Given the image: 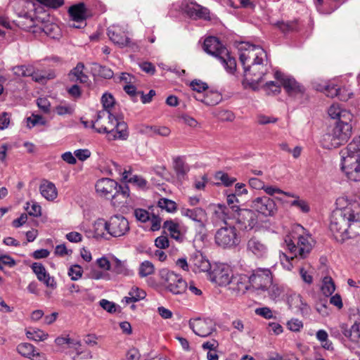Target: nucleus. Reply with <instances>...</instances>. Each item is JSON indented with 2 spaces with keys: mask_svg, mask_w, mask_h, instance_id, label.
I'll list each match as a JSON object with an SVG mask.
<instances>
[{
  "mask_svg": "<svg viewBox=\"0 0 360 360\" xmlns=\"http://www.w3.org/2000/svg\"><path fill=\"white\" fill-rule=\"evenodd\" d=\"M338 201L340 203L345 201L347 205L333 212L329 228L334 238L343 243L349 238V228L352 223L360 221V202L356 197L342 198Z\"/></svg>",
  "mask_w": 360,
  "mask_h": 360,
  "instance_id": "1",
  "label": "nucleus"
},
{
  "mask_svg": "<svg viewBox=\"0 0 360 360\" xmlns=\"http://www.w3.org/2000/svg\"><path fill=\"white\" fill-rule=\"evenodd\" d=\"M240 61L247 79L259 84L268 71L267 54L259 46L242 43L240 47Z\"/></svg>",
  "mask_w": 360,
  "mask_h": 360,
  "instance_id": "2",
  "label": "nucleus"
},
{
  "mask_svg": "<svg viewBox=\"0 0 360 360\" xmlns=\"http://www.w3.org/2000/svg\"><path fill=\"white\" fill-rule=\"evenodd\" d=\"M92 127L98 133H106L110 139L126 140L129 136L125 122L118 120L109 110L98 112L96 119L92 121Z\"/></svg>",
  "mask_w": 360,
  "mask_h": 360,
  "instance_id": "3",
  "label": "nucleus"
},
{
  "mask_svg": "<svg viewBox=\"0 0 360 360\" xmlns=\"http://www.w3.org/2000/svg\"><path fill=\"white\" fill-rule=\"evenodd\" d=\"M341 169L353 181H360V136L354 137L340 152Z\"/></svg>",
  "mask_w": 360,
  "mask_h": 360,
  "instance_id": "4",
  "label": "nucleus"
},
{
  "mask_svg": "<svg viewBox=\"0 0 360 360\" xmlns=\"http://www.w3.org/2000/svg\"><path fill=\"white\" fill-rule=\"evenodd\" d=\"M345 121L337 122L335 125L323 134L321 145L324 148H336L347 142L352 136V127L351 121L353 116L346 113Z\"/></svg>",
  "mask_w": 360,
  "mask_h": 360,
  "instance_id": "5",
  "label": "nucleus"
},
{
  "mask_svg": "<svg viewBox=\"0 0 360 360\" xmlns=\"http://www.w3.org/2000/svg\"><path fill=\"white\" fill-rule=\"evenodd\" d=\"M203 49L210 55L217 58L226 70L233 73L236 68V62L233 57L230 56L227 49L224 47L215 37H209L204 41Z\"/></svg>",
  "mask_w": 360,
  "mask_h": 360,
  "instance_id": "6",
  "label": "nucleus"
},
{
  "mask_svg": "<svg viewBox=\"0 0 360 360\" xmlns=\"http://www.w3.org/2000/svg\"><path fill=\"white\" fill-rule=\"evenodd\" d=\"M300 231L303 232V228L297 225L295 227V231L290 236H288L285 242L288 250L294 254L295 257L300 256L301 258H304L310 252L311 244L309 242V237L299 233Z\"/></svg>",
  "mask_w": 360,
  "mask_h": 360,
  "instance_id": "7",
  "label": "nucleus"
},
{
  "mask_svg": "<svg viewBox=\"0 0 360 360\" xmlns=\"http://www.w3.org/2000/svg\"><path fill=\"white\" fill-rule=\"evenodd\" d=\"M159 276L165 290L172 295H182L186 291L188 283L181 275L167 269H162L160 270Z\"/></svg>",
  "mask_w": 360,
  "mask_h": 360,
  "instance_id": "8",
  "label": "nucleus"
},
{
  "mask_svg": "<svg viewBox=\"0 0 360 360\" xmlns=\"http://www.w3.org/2000/svg\"><path fill=\"white\" fill-rule=\"evenodd\" d=\"M216 244L222 248H232L240 243V237L234 226L225 225L219 229L214 236Z\"/></svg>",
  "mask_w": 360,
  "mask_h": 360,
  "instance_id": "9",
  "label": "nucleus"
},
{
  "mask_svg": "<svg viewBox=\"0 0 360 360\" xmlns=\"http://www.w3.org/2000/svg\"><path fill=\"white\" fill-rule=\"evenodd\" d=\"M226 201L229 205L228 207L229 208V210H231L233 212H238L240 217L238 220L242 221L245 225V227L248 226L252 228L257 222L255 214L253 211L248 209L240 210L239 207L236 205V203L239 202V200L235 193L227 194Z\"/></svg>",
  "mask_w": 360,
  "mask_h": 360,
  "instance_id": "10",
  "label": "nucleus"
},
{
  "mask_svg": "<svg viewBox=\"0 0 360 360\" xmlns=\"http://www.w3.org/2000/svg\"><path fill=\"white\" fill-rule=\"evenodd\" d=\"M252 210L262 214L265 217L274 216L277 212L275 201L266 195L256 197L250 203Z\"/></svg>",
  "mask_w": 360,
  "mask_h": 360,
  "instance_id": "11",
  "label": "nucleus"
},
{
  "mask_svg": "<svg viewBox=\"0 0 360 360\" xmlns=\"http://www.w3.org/2000/svg\"><path fill=\"white\" fill-rule=\"evenodd\" d=\"M248 278L251 287L255 290H266L272 283V274L269 269H257Z\"/></svg>",
  "mask_w": 360,
  "mask_h": 360,
  "instance_id": "12",
  "label": "nucleus"
},
{
  "mask_svg": "<svg viewBox=\"0 0 360 360\" xmlns=\"http://www.w3.org/2000/svg\"><path fill=\"white\" fill-rule=\"evenodd\" d=\"M189 326L195 335L202 338H207L216 330L215 323L210 319H191Z\"/></svg>",
  "mask_w": 360,
  "mask_h": 360,
  "instance_id": "13",
  "label": "nucleus"
},
{
  "mask_svg": "<svg viewBox=\"0 0 360 360\" xmlns=\"http://www.w3.org/2000/svg\"><path fill=\"white\" fill-rule=\"evenodd\" d=\"M129 231V221L123 216L114 215L108 221V233L113 237L122 236Z\"/></svg>",
  "mask_w": 360,
  "mask_h": 360,
  "instance_id": "14",
  "label": "nucleus"
},
{
  "mask_svg": "<svg viewBox=\"0 0 360 360\" xmlns=\"http://www.w3.org/2000/svg\"><path fill=\"white\" fill-rule=\"evenodd\" d=\"M233 274L231 269L224 264L217 265L210 273V279L219 286L229 285Z\"/></svg>",
  "mask_w": 360,
  "mask_h": 360,
  "instance_id": "15",
  "label": "nucleus"
},
{
  "mask_svg": "<svg viewBox=\"0 0 360 360\" xmlns=\"http://www.w3.org/2000/svg\"><path fill=\"white\" fill-rule=\"evenodd\" d=\"M108 35L110 39L120 47L129 46L130 38L128 36L127 28L120 25H113L108 28Z\"/></svg>",
  "mask_w": 360,
  "mask_h": 360,
  "instance_id": "16",
  "label": "nucleus"
},
{
  "mask_svg": "<svg viewBox=\"0 0 360 360\" xmlns=\"http://www.w3.org/2000/svg\"><path fill=\"white\" fill-rule=\"evenodd\" d=\"M117 187L118 183L110 178H101L95 184L96 193L100 196L107 199L117 196Z\"/></svg>",
  "mask_w": 360,
  "mask_h": 360,
  "instance_id": "17",
  "label": "nucleus"
},
{
  "mask_svg": "<svg viewBox=\"0 0 360 360\" xmlns=\"http://www.w3.org/2000/svg\"><path fill=\"white\" fill-rule=\"evenodd\" d=\"M275 78L278 80L289 96H296L304 92V88L293 77L281 72H275Z\"/></svg>",
  "mask_w": 360,
  "mask_h": 360,
  "instance_id": "18",
  "label": "nucleus"
},
{
  "mask_svg": "<svg viewBox=\"0 0 360 360\" xmlns=\"http://www.w3.org/2000/svg\"><path fill=\"white\" fill-rule=\"evenodd\" d=\"M68 13L72 23L70 26L75 28H82L86 25V8L84 3L81 2L70 6Z\"/></svg>",
  "mask_w": 360,
  "mask_h": 360,
  "instance_id": "19",
  "label": "nucleus"
},
{
  "mask_svg": "<svg viewBox=\"0 0 360 360\" xmlns=\"http://www.w3.org/2000/svg\"><path fill=\"white\" fill-rule=\"evenodd\" d=\"M317 91L323 92L328 97L334 98L338 96L340 100L346 101L353 96L352 93L345 94L346 90L337 88L336 85L332 83H326L323 85L314 84Z\"/></svg>",
  "mask_w": 360,
  "mask_h": 360,
  "instance_id": "20",
  "label": "nucleus"
},
{
  "mask_svg": "<svg viewBox=\"0 0 360 360\" xmlns=\"http://www.w3.org/2000/svg\"><path fill=\"white\" fill-rule=\"evenodd\" d=\"M247 251L257 258L266 257L268 255V245L259 238L252 236L247 241Z\"/></svg>",
  "mask_w": 360,
  "mask_h": 360,
  "instance_id": "21",
  "label": "nucleus"
},
{
  "mask_svg": "<svg viewBox=\"0 0 360 360\" xmlns=\"http://www.w3.org/2000/svg\"><path fill=\"white\" fill-rule=\"evenodd\" d=\"M251 287L249 278L245 274L233 276L229 289L236 296L244 294Z\"/></svg>",
  "mask_w": 360,
  "mask_h": 360,
  "instance_id": "22",
  "label": "nucleus"
},
{
  "mask_svg": "<svg viewBox=\"0 0 360 360\" xmlns=\"http://www.w3.org/2000/svg\"><path fill=\"white\" fill-rule=\"evenodd\" d=\"M181 214L184 217L197 222L200 226H205V221L207 219L206 211L201 207H195L193 209L182 207L180 210Z\"/></svg>",
  "mask_w": 360,
  "mask_h": 360,
  "instance_id": "23",
  "label": "nucleus"
},
{
  "mask_svg": "<svg viewBox=\"0 0 360 360\" xmlns=\"http://www.w3.org/2000/svg\"><path fill=\"white\" fill-rule=\"evenodd\" d=\"M184 9L191 17L205 19L209 17L208 9L194 2L186 3Z\"/></svg>",
  "mask_w": 360,
  "mask_h": 360,
  "instance_id": "24",
  "label": "nucleus"
},
{
  "mask_svg": "<svg viewBox=\"0 0 360 360\" xmlns=\"http://www.w3.org/2000/svg\"><path fill=\"white\" fill-rule=\"evenodd\" d=\"M139 132L150 137L155 135L167 137L170 134L171 131L167 127L142 125L139 129Z\"/></svg>",
  "mask_w": 360,
  "mask_h": 360,
  "instance_id": "25",
  "label": "nucleus"
},
{
  "mask_svg": "<svg viewBox=\"0 0 360 360\" xmlns=\"http://www.w3.org/2000/svg\"><path fill=\"white\" fill-rule=\"evenodd\" d=\"M190 261L198 271H206L210 269V264L209 261L200 252L193 254Z\"/></svg>",
  "mask_w": 360,
  "mask_h": 360,
  "instance_id": "26",
  "label": "nucleus"
},
{
  "mask_svg": "<svg viewBox=\"0 0 360 360\" xmlns=\"http://www.w3.org/2000/svg\"><path fill=\"white\" fill-rule=\"evenodd\" d=\"M18 352L25 357L32 358L33 360H41V355L39 353H35L34 348L32 345L25 342L21 343L17 347Z\"/></svg>",
  "mask_w": 360,
  "mask_h": 360,
  "instance_id": "27",
  "label": "nucleus"
},
{
  "mask_svg": "<svg viewBox=\"0 0 360 360\" xmlns=\"http://www.w3.org/2000/svg\"><path fill=\"white\" fill-rule=\"evenodd\" d=\"M163 228L167 230L172 238L177 241L183 240V236L180 232V225L176 221L167 220L163 224Z\"/></svg>",
  "mask_w": 360,
  "mask_h": 360,
  "instance_id": "28",
  "label": "nucleus"
},
{
  "mask_svg": "<svg viewBox=\"0 0 360 360\" xmlns=\"http://www.w3.org/2000/svg\"><path fill=\"white\" fill-rule=\"evenodd\" d=\"M84 65L82 63H77V66L74 68L70 72L69 77L71 81L79 82L81 83H86L89 77L83 72Z\"/></svg>",
  "mask_w": 360,
  "mask_h": 360,
  "instance_id": "29",
  "label": "nucleus"
},
{
  "mask_svg": "<svg viewBox=\"0 0 360 360\" xmlns=\"http://www.w3.org/2000/svg\"><path fill=\"white\" fill-rule=\"evenodd\" d=\"M329 116L332 119L338 120V122L345 121V117H346V113L349 114L350 116L352 115L347 110L342 109L338 104H333L330 105L328 110Z\"/></svg>",
  "mask_w": 360,
  "mask_h": 360,
  "instance_id": "30",
  "label": "nucleus"
},
{
  "mask_svg": "<svg viewBox=\"0 0 360 360\" xmlns=\"http://www.w3.org/2000/svg\"><path fill=\"white\" fill-rule=\"evenodd\" d=\"M112 271L117 274L122 276H130L132 274L131 271L127 266L126 261H121L117 258H115L112 260Z\"/></svg>",
  "mask_w": 360,
  "mask_h": 360,
  "instance_id": "31",
  "label": "nucleus"
},
{
  "mask_svg": "<svg viewBox=\"0 0 360 360\" xmlns=\"http://www.w3.org/2000/svg\"><path fill=\"white\" fill-rule=\"evenodd\" d=\"M316 339L321 342V347L328 351H333V342L329 340L328 335L325 330H319L316 333Z\"/></svg>",
  "mask_w": 360,
  "mask_h": 360,
  "instance_id": "32",
  "label": "nucleus"
},
{
  "mask_svg": "<svg viewBox=\"0 0 360 360\" xmlns=\"http://www.w3.org/2000/svg\"><path fill=\"white\" fill-rule=\"evenodd\" d=\"M91 70L94 74L105 79H110L113 76V72L111 69L105 66H103L97 63L92 64Z\"/></svg>",
  "mask_w": 360,
  "mask_h": 360,
  "instance_id": "33",
  "label": "nucleus"
},
{
  "mask_svg": "<svg viewBox=\"0 0 360 360\" xmlns=\"http://www.w3.org/2000/svg\"><path fill=\"white\" fill-rule=\"evenodd\" d=\"M93 231L95 238L104 237L105 231H108V221H105L103 219H98L93 224Z\"/></svg>",
  "mask_w": 360,
  "mask_h": 360,
  "instance_id": "34",
  "label": "nucleus"
},
{
  "mask_svg": "<svg viewBox=\"0 0 360 360\" xmlns=\"http://www.w3.org/2000/svg\"><path fill=\"white\" fill-rule=\"evenodd\" d=\"M146 295V293L144 290L137 287H133L129 292V296L125 297V300L127 303L136 302L144 299Z\"/></svg>",
  "mask_w": 360,
  "mask_h": 360,
  "instance_id": "35",
  "label": "nucleus"
},
{
  "mask_svg": "<svg viewBox=\"0 0 360 360\" xmlns=\"http://www.w3.org/2000/svg\"><path fill=\"white\" fill-rule=\"evenodd\" d=\"M229 208L227 206L221 204H218L216 206L214 214L217 218L224 221V225H228L226 219L231 218V216L229 215Z\"/></svg>",
  "mask_w": 360,
  "mask_h": 360,
  "instance_id": "36",
  "label": "nucleus"
},
{
  "mask_svg": "<svg viewBox=\"0 0 360 360\" xmlns=\"http://www.w3.org/2000/svg\"><path fill=\"white\" fill-rule=\"evenodd\" d=\"M154 272L155 266L151 262L145 260L140 264L139 267V276L141 278L152 275Z\"/></svg>",
  "mask_w": 360,
  "mask_h": 360,
  "instance_id": "37",
  "label": "nucleus"
},
{
  "mask_svg": "<svg viewBox=\"0 0 360 360\" xmlns=\"http://www.w3.org/2000/svg\"><path fill=\"white\" fill-rule=\"evenodd\" d=\"M321 290L326 297L331 295L334 292L335 286L331 277L325 276L323 278Z\"/></svg>",
  "mask_w": 360,
  "mask_h": 360,
  "instance_id": "38",
  "label": "nucleus"
},
{
  "mask_svg": "<svg viewBox=\"0 0 360 360\" xmlns=\"http://www.w3.org/2000/svg\"><path fill=\"white\" fill-rule=\"evenodd\" d=\"M174 169L178 177H183L188 172V165L180 157L174 160Z\"/></svg>",
  "mask_w": 360,
  "mask_h": 360,
  "instance_id": "39",
  "label": "nucleus"
},
{
  "mask_svg": "<svg viewBox=\"0 0 360 360\" xmlns=\"http://www.w3.org/2000/svg\"><path fill=\"white\" fill-rule=\"evenodd\" d=\"M26 126L29 129L38 125H43L45 123L44 118L39 115L32 113L30 116L26 117L25 120Z\"/></svg>",
  "mask_w": 360,
  "mask_h": 360,
  "instance_id": "40",
  "label": "nucleus"
},
{
  "mask_svg": "<svg viewBox=\"0 0 360 360\" xmlns=\"http://www.w3.org/2000/svg\"><path fill=\"white\" fill-rule=\"evenodd\" d=\"M27 214L30 216L38 217L41 215V206L34 201L27 202L25 207Z\"/></svg>",
  "mask_w": 360,
  "mask_h": 360,
  "instance_id": "41",
  "label": "nucleus"
},
{
  "mask_svg": "<svg viewBox=\"0 0 360 360\" xmlns=\"http://www.w3.org/2000/svg\"><path fill=\"white\" fill-rule=\"evenodd\" d=\"M46 36L51 39H58L61 36L59 26L55 23L46 22Z\"/></svg>",
  "mask_w": 360,
  "mask_h": 360,
  "instance_id": "42",
  "label": "nucleus"
},
{
  "mask_svg": "<svg viewBox=\"0 0 360 360\" xmlns=\"http://www.w3.org/2000/svg\"><path fill=\"white\" fill-rule=\"evenodd\" d=\"M158 206L168 212H173L176 210V202L167 198L160 199L158 201Z\"/></svg>",
  "mask_w": 360,
  "mask_h": 360,
  "instance_id": "43",
  "label": "nucleus"
},
{
  "mask_svg": "<svg viewBox=\"0 0 360 360\" xmlns=\"http://www.w3.org/2000/svg\"><path fill=\"white\" fill-rule=\"evenodd\" d=\"M26 335L27 338L34 341H42L44 339L45 333L39 329H30L27 331Z\"/></svg>",
  "mask_w": 360,
  "mask_h": 360,
  "instance_id": "44",
  "label": "nucleus"
},
{
  "mask_svg": "<svg viewBox=\"0 0 360 360\" xmlns=\"http://www.w3.org/2000/svg\"><path fill=\"white\" fill-rule=\"evenodd\" d=\"M58 197V190L54 184L46 181V200L54 201Z\"/></svg>",
  "mask_w": 360,
  "mask_h": 360,
  "instance_id": "45",
  "label": "nucleus"
},
{
  "mask_svg": "<svg viewBox=\"0 0 360 360\" xmlns=\"http://www.w3.org/2000/svg\"><path fill=\"white\" fill-rule=\"evenodd\" d=\"M134 215L138 221L145 223L149 221L151 214L146 210L139 208L134 210Z\"/></svg>",
  "mask_w": 360,
  "mask_h": 360,
  "instance_id": "46",
  "label": "nucleus"
},
{
  "mask_svg": "<svg viewBox=\"0 0 360 360\" xmlns=\"http://www.w3.org/2000/svg\"><path fill=\"white\" fill-rule=\"evenodd\" d=\"M32 269L34 273L37 275V278L45 282V268L44 266L39 262H34L32 265Z\"/></svg>",
  "mask_w": 360,
  "mask_h": 360,
  "instance_id": "47",
  "label": "nucleus"
},
{
  "mask_svg": "<svg viewBox=\"0 0 360 360\" xmlns=\"http://www.w3.org/2000/svg\"><path fill=\"white\" fill-rule=\"evenodd\" d=\"M82 268L77 264L72 265L68 270V275L72 280L77 281L82 276Z\"/></svg>",
  "mask_w": 360,
  "mask_h": 360,
  "instance_id": "48",
  "label": "nucleus"
},
{
  "mask_svg": "<svg viewBox=\"0 0 360 360\" xmlns=\"http://www.w3.org/2000/svg\"><path fill=\"white\" fill-rule=\"evenodd\" d=\"M101 101L103 106L104 108L103 110H109L113 106L115 103V99L113 96L110 94L105 93L102 98Z\"/></svg>",
  "mask_w": 360,
  "mask_h": 360,
  "instance_id": "49",
  "label": "nucleus"
},
{
  "mask_svg": "<svg viewBox=\"0 0 360 360\" xmlns=\"http://www.w3.org/2000/svg\"><path fill=\"white\" fill-rule=\"evenodd\" d=\"M216 178L219 179L225 186H230L236 181V179L229 176L226 173L219 172L216 175Z\"/></svg>",
  "mask_w": 360,
  "mask_h": 360,
  "instance_id": "50",
  "label": "nucleus"
},
{
  "mask_svg": "<svg viewBox=\"0 0 360 360\" xmlns=\"http://www.w3.org/2000/svg\"><path fill=\"white\" fill-rule=\"evenodd\" d=\"M264 89L266 93L269 95L270 94H276L280 93L281 87L274 82L270 81L266 83L264 86Z\"/></svg>",
  "mask_w": 360,
  "mask_h": 360,
  "instance_id": "51",
  "label": "nucleus"
},
{
  "mask_svg": "<svg viewBox=\"0 0 360 360\" xmlns=\"http://www.w3.org/2000/svg\"><path fill=\"white\" fill-rule=\"evenodd\" d=\"M291 206H294L300 209L302 212L307 213L309 211V206L307 202L296 197V199L291 202Z\"/></svg>",
  "mask_w": 360,
  "mask_h": 360,
  "instance_id": "52",
  "label": "nucleus"
},
{
  "mask_svg": "<svg viewBox=\"0 0 360 360\" xmlns=\"http://www.w3.org/2000/svg\"><path fill=\"white\" fill-rule=\"evenodd\" d=\"M190 86L193 91H195L198 93L204 91L208 88V86L206 83L198 79L192 81Z\"/></svg>",
  "mask_w": 360,
  "mask_h": 360,
  "instance_id": "53",
  "label": "nucleus"
},
{
  "mask_svg": "<svg viewBox=\"0 0 360 360\" xmlns=\"http://www.w3.org/2000/svg\"><path fill=\"white\" fill-rule=\"evenodd\" d=\"M15 260L10 256L4 255L0 256V269L2 270L4 266H7L9 267H12L15 266Z\"/></svg>",
  "mask_w": 360,
  "mask_h": 360,
  "instance_id": "54",
  "label": "nucleus"
},
{
  "mask_svg": "<svg viewBox=\"0 0 360 360\" xmlns=\"http://www.w3.org/2000/svg\"><path fill=\"white\" fill-rule=\"evenodd\" d=\"M129 183H132L139 188H145L147 185V181L139 175H133L132 176L129 177Z\"/></svg>",
  "mask_w": 360,
  "mask_h": 360,
  "instance_id": "55",
  "label": "nucleus"
},
{
  "mask_svg": "<svg viewBox=\"0 0 360 360\" xmlns=\"http://www.w3.org/2000/svg\"><path fill=\"white\" fill-rule=\"evenodd\" d=\"M100 305L103 309L109 313H114L116 311V304L112 302L102 299L100 301Z\"/></svg>",
  "mask_w": 360,
  "mask_h": 360,
  "instance_id": "56",
  "label": "nucleus"
},
{
  "mask_svg": "<svg viewBox=\"0 0 360 360\" xmlns=\"http://www.w3.org/2000/svg\"><path fill=\"white\" fill-rule=\"evenodd\" d=\"M287 326L289 330L294 332H297L300 331L302 328L303 324L301 321L297 319H293L288 322Z\"/></svg>",
  "mask_w": 360,
  "mask_h": 360,
  "instance_id": "57",
  "label": "nucleus"
},
{
  "mask_svg": "<svg viewBox=\"0 0 360 360\" xmlns=\"http://www.w3.org/2000/svg\"><path fill=\"white\" fill-rule=\"evenodd\" d=\"M155 245L160 249H165L169 247V241L166 236H160L155 240Z\"/></svg>",
  "mask_w": 360,
  "mask_h": 360,
  "instance_id": "58",
  "label": "nucleus"
},
{
  "mask_svg": "<svg viewBox=\"0 0 360 360\" xmlns=\"http://www.w3.org/2000/svg\"><path fill=\"white\" fill-rule=\"evenodd\" d=\"M255 314L265 319L273 318V312L269 307H261L255 309Z\"/></svg>",
  "mask_w": 360,
  "mask_h": 360,
  "instance_id": "59",
  "label": "nucleus"
},
{
  "mask_svg": "<svg viewBox=\"0 0 360 360\" xmlns=\"http://www.w3.org/2000/svg\"><path fill=\"white\" fill-rule=\"evenodd\" d=\"M149 221L151 223L150 229L153 231H158L161 227V218L155 214H151Z\"/></svg>",
  "mask_w": 360,
  "mask_h": 360,
  "instance_id": "60",
  "label": "nucleus"
},
{
  "mask_svg": "<svg viewBox=\"0 0 360 360\" xmlns=\"http://www.w3.org/2000/svg\"><path fill=\"white\" fill-rule=\"evenodd\" d=\"M74 154L79 160L84 161L91 156V153L89 149H78Z\"/></svg>",
  "mask_w": 360,
  "mask_h": 360,
  "instance_id": "61",
  "label": "nucleus"
},
{
  "mask_svg": "<svg viewBox=\"0 0 360 360\" xmlns=\"http://www.w3.org/2000/svg\"><path fill=\"white\" fill-rule=\"evenodd\" d=\"M292 302H294L295 304H297V307L299 308L302 312L307 311L309 309L307 304L302 301V297L300 295H297L292 298Z\"/></svg>",
  "mask_w": 360,
  "mask_h": 360,
  "instance_id": "62",
  "label": "nucleus"
},
{
  "mask_svg": "<svg viewBox=\"0 0 360 360\" xmlns=\"http://www.w3.org/2000/svg\"><path fill=\"white\" fill-rule=\"evenodd\" d=\"M248 184L250 187H252L254 189H257V190H259V189L263 190L264 185H265L264 181H262L259 179L255 178V177L250 178L248 181Z\"/></svg>",
  "mask_w": 360,
  "mask_h": 360,
  "instance_id": "63",
  "label": "nucleus"
},
{
  "mask_svg": "<svg viewBox=\"0 0 360 360\" xmlns=\"http://www.w3.org/2000/svg\"><path fill=\"white\" fill-rule=\"evenodd\" d=\"M54 110L59 115H70L73 112V109L68 105H58Z\"/></svg>",
  "mask_w": 360,
  "mask_h": 360,
  "instance_id": "64",
  "label": "nucleus"
}]
</instances>
